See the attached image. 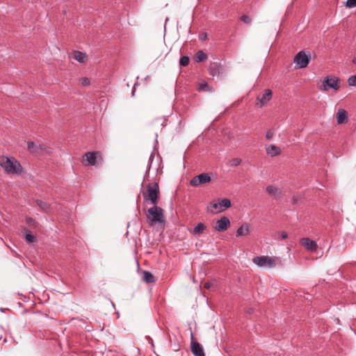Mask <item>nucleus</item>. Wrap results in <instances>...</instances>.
Here are the masks:
<instances>
[{
    "instance_id": "e433bc0d",
    "label": "nucleus",
    "mask_w": 356,
    "mask_h": 356,
    "mask_svg": "<svg viewBox=\"0 0 356 356\" xmlns=\"http://www.w3.org/2000/svg\"><path fill=\"white\" fill-rule=\"evenodd\" d=\"M281 237L282 239H285L288 237V234L286 232H281Z\"/></svg>"
},
{
    "instance_id": "b1692460",
    "label": "nucleus",
    "mask_w": 356,
    "mask_h": 356,
    "mask_svg": "<svg viewBox=\"0 0 356 356\" xmlns=\"http://www.w3.org/2000/svg\"><path fill=\"white\" fill-rule=\"evenodd\" d=\"M24 234H25L26 241L29 243H31L34 242L35 236H34V235L32 234V232L30 230L25 229Z\"/></svg>"
},
{
    "instance_id": "c85d7f7f",
    "label": "nucleus",
    "mask_w": 356,
    "mask_h": 356,
    "mask_svg": "<svg viewBox=\"0 0 356 356\" xmlns=\"http://www.w3.org/2000/svg\"><path fill=\"white\" fill-rule=\"evenodd\" d=\"M347 8H355L356 7V0H347L346 3Z\"/></svg>"
},
{
    "instance_id": "f257e3e1",
    "label": "nucleus",
    "mask_w": 356,
    "mask_h": 356,
    "mask_svg": "<svg viewBox=\"0 0 356 356\" xmlns=\"http://www.w3.org/2000/svg\"><path fill=\"white\" fill-rule=\"evenodd\" d=\"M0 165L7 174L20 175L23 172L21 164L14 158L0 157Z\"/></svg>"
},
{
    "instance_id": "c756f323",
    "label": "nucleus",
    "mask_w": 356,
    "mask_h": 356,
    "mask_svg": "<svg viewBox=\"0 0 356 356\" xmlns=\"http://www.w3.org/2000/svg\"><path fill=\"white\" fill-rule=\"evenodd\" d=\"M274 135L275 131L273 129H270L266 133V138L268 140H271L273 138Z\"/></svg>"
},
{
    "instance_id": "2eb2a0df",
    "label": "nucleus",
    "mask_w": 356,
    "mask_h": 356,
    "mask_svg": "<svg viewBox=\"0 0 356 356\" xmlns=\"http://www.w3.org/2000/svg\"><path fill=\"white\" fill-rule=\"evenodd\" d=\"M266 193L275 199H280L282 197V191L280 188L273 185H269L266 188Z\"/></svg>"
},
{
    "instance_id": "58836bf2",
    "label": "nucleus",
    "mask_w": 356,
    "mask_h": 356,
    "mask_svg": "<svg viewBox=\"0 0 356 356\" xmlns=\"http://www.w3.org/2000/svg\"><path fill=\"white\" fill-rule=\"evenodd\" d=\"M353 63L356 65V55L354 56V58L353 59Z\"/></svg>"
},
{
    "instance_id": "f704fd0d",
    "label": "nucleus",
    "mask_w": 356,
    "mask_h": 356,
    "mask_svg": "<svg viewBox=\"0 0 356 356\" xmlns=\"http://www.w3.org/2000/svg\"><path fill=\"white\" fill-rule=\"evenodd\" d=\"M199 38L200 40H205L207 39V33H201L199 35Z\"/></svg>"
},
{
    "instance_id": "79ce46f5",
    "label": "nucleus",
    "mask_w": 356,
    "mask_h": 356,
    "mask_svg": "<svg viewBox=\"0 0 356 356\" xmlns=\"http://www.w3.org/2000/svg\"><path fill=\"white\" fill-rule=\"evenodd\" d=\"M168 21V19H166L165 21V23H167Z\"/></svg>"
},
{
    "instance_id": "9d476101",
    "label": "nucleus",
    "mask_w": 356,
    "mask_h": 356,
    "mask_svg": "<svg viewBox=\"0 0 356 356\" xmlns=\"http://www.w3.org/2000/svg\"><path fill=\"white\" fill-rule=\"evenodd\" d=\"M229 219L226 216H223L216 221L214 228L216 231L219 232H222L226 231L227 228L229 227Z\"/></svg>"
},
{
    "instance_id": "72a5a7b5",
    "label": "nucleus",
    "mask_w": 356,
    "mask_h": 356,
    "mask_svg": "<svg viewBox=\"0 0 356 356\" xmlns=\"http://www.w3.org/2000/svg\"><path fill=\"white\" fill-rule=\"evenodd\" d=\"M241 21H243V22H250L252 19L250 18V16L247 15H243L241 17Z\"/></svg>"
},
{
    "instance_id": "6e6552de",
    "label": "nucleus",
    "mask_w": 356,
    "mask_h": 356,
    "mask_svg": "<svg viewBox=\"0 0 356 356\" xmlns=\"http://www.w3.org/2000/svg\"><path fill=\"white\" fill-rule=\"evenodd\" d=\"M211 181V177L207 173H202L194 177L191 181L190 184L192 186H197L201 184H207Z\"/></svg>"
},
{
    "instance_id": "f3484780",
    "label": "nucleus",
    "mask_w": 356,
    "mask_h": 356,
    "mask_svg": "<svg viewBox=\"0 0 356 356\" xmlns=\"http://www.w3.org/2000/svg\"><path fill=\"white\" fill-rule=\"evenodd\" d=\"M348 120V113L346 110L339 108L337 113V122L339 124H344Z\"/></svg>"
},
{
    "instance_id": "412c9836",
    "label": "nucleus",
    "mask_w": 356,
    "mask_h": 356,
    "mask_svg": "<svg viewBox=\"0 0 356 356\" xmlns=\"http://www.w3.org/2000/svg\"><path fill=\"white\" fill-rule=\"evenodd\" d=\"M206 229V226L202 222H199L193 229L191 233L193 235H199L203 234L204 231Z\"/></svg>"
},
{
    "instance_id": "20e7f679",
    "label": "nucleus",
    "mask_w": 356,
    "mask_h": 356,
    "mask_svg": "<svg viewBox=\"0 0 356 356\" xmlns=\"http://www.w3.org/2000/svg\"><path fill=\"white\" fill-rule=\"evenodd\" d=\"M319 89L322 91L334 90L337 91L339 89V79L335 76H326L323 81Z\"/></svg>"
},
{
    "instance_id": "ea45409f",
    "label": "nucleus",
    "mask_w": 356,
    "mask_h": 356,
    "mask_svg": "<svg viewBox=\"0 0 356 356\" xmlns=\"http://www.w3.org/2000/svg\"><path fill=\"white\" fill-rule=\"evenodd\" d=\"M134 94H135V87L134 88V90H133V91H132V95L134 96Z\"/></svg>"
},
{
    "instance_id": "7c9ffc66",
    "label": "nucleus",
    "mask_w": 356,
    "mask_h": 356,
    "mask_svg": "<svg viewBox=\"0 0 356 356\" xmlns=\"http://www.w3.org/2000/svg\"><path fill=\"white\" fill-rule=\"evenodd\" d=\"M80 81H81V83L83 86H88L90 83V79L88 78H87V77H84V78L81 79Z\"/></svg>"
},
{
    "instance_id": "a19ab883",
    "label": "nucleus",
    "mask_w": 356,
    "mask_h": 356,
    "mask_svg": "<svg viewBox=\"0 0 356 356\" xmlns=\"http://www.w3.org/2000/svg\"><path fill=\"white\" fill-rule=\"evenodd\" d=\"M33 219H30V220H28V222H29V223H31V222H33Z\"/></svg>"
},
{
    "instance_id": "a211bd4d",
    "label": "nucleus",
    "mask_w": 356,
    "mask_h": 356,
    "mask_svg": "<svg viewBox=\"0 0 356 356\" xmlns=\"http://www.w3.org/2000/svg\"><path fill=\"white\" fill-rule=\"evenodd\" d=\"M209 70L210 75L216 76L220 74L221 66L219 63L213 62L211 63Z\"/></svg>"
},
{
    "instance_id": "473e14b6",
    "label": "nucleus",
    "mask_w": 356,
    "mask_h": 356,
    "mask_svg": "<svg viewBox=\"0 0 356 356\" xmlns=\"http://www.w3.org/2000/svg\"><path fill=\"white\" fill-rule=\"evenodd\" d=\"M209 86L207 83H203L200 84L199 89L201 90H209Z\"/></svg>"
},
{
    "instance_id": "6ab92c4d",
    "label": "nucleus",
    "mask_w": 356,
    "mask_h": 356,
    "mask_svg": "<svg viewBox=\"0 0 356 356\" xmlns=\"http://www.w3.org/2000/svg\"><path fill=\"white\" fill-rule=\"evenodd\" d=\"M72 58L80 63H84L87 60L86 54L79 51L73 52Z\"/></svg>"
},
{
    "instance_id": "c9c22d12",
    "label": "nucleus",
    "mask_w": 356,
    "mask_h": 356,
    "mask_svg": "<svg viewBox=\"0 0 356 356\" xmlns=\"http://www.w3.org/2000/svg\"><path fill=\"white\" fill-rule=\"evenodd\" d=\"M212 285H213V284H212L211 282H205V283H204V288H206V289H210V288L212 286Z\"/></svg>"
},
{
    "instance_id": "f8f14e48",
    "label": "nucleus",
    "mask_w": 356,
    "mask_h": 356,
    "mask_svg": "<svg viewBox=\"0 0 356 356\" xmlns=\"http://www.w3.org/2000/svg\"><path fill=\"white\" fill-rule=\"evenodd\" d=\"M97 156H99L98 152H87L83 156V163H87L88 165L94 166L97 164Z\"/></svg>"
},
{
    "instance_id": "dca6fc26",
    "label": "nucleus",
    "mask_w": 356,
    "mask_h": 356,
    "mask_svg": "<svg viewBox=\"0 0 356 356\" xmlns=\"http://www.w3.org/2000/svg\"><path fill=\"white\" fill-rule=\"evenodd\" d=\"M265 149L266 154L271 157L278 156L281 154L280 148L273 144L266 146Z\"/></svg>"
},
{
    "instance_id": "7ed1b4c3",
    "label": "nucleus",
    "mask_w": 356,
    "mask_h": 356,
    "mask_svg": "<svg viewBox=\"0 0 356 356\" xmlns=\"http://www.w3.org/2000/svg\"><path fill=\"white\" fill-rule=\"evenodd\" d=\"M159 195V185L154 182L147 186V191L143 193V197L145 202H149L153 205H156L158 203Z\"/></svg>"
},
{
    "instance_id": "1a4fd4ad",
    "label": "nucleus",
    "mask_w": 356,
    "mask_h": 356,
    "mask_svg": "<svg viewBox=\"0 0 356 356\" xmlns=\"http://www.w3.org/2000/svg\"><path fill=\"white\" fill-rule=\"evenodd\" d=\"M272 91L270 89L265 90L261 97H257V102L256 103V106L260 108L266 106L268 104V102L272 99Z\"/></svg>"
},
{
    "instance_id": "4468645a",
    "label": "nucleus",
    "mask_w": 356,
    "mask_h": 356,
    "mask_svg": "<svg viewBox=\"0 0 356 356\" xmlns=\"http://www.w3.org/2000/svg\"><path fill=\"white\" fill-rule=\"evenodd\" d=\"M251 232V225L249 223L245 222L242 224L236 231L235 235L236 237L246 236L249 235Z\"/></svg>"
},
{
    "instance_id": "f03ea898",
    "label": "nucleus",
    "mask_w": 356,
    "mask_h": 356,
    "mask_svg": "<svg viewBox=\"0 0 356 356\" xmlns=\"http://www.w3.org/2000/svg\"><path fill=\"white\" fill-rule=\"evenodd\" d=\"M147 221L151 225L156 222L164 223L163 210L161 207H157L156 204L153 205L147 211Z\"/></svg>"
},
{
    "instance_id": "4be33fe9",
    "label": "nucleus",
    "mask_w": 356,
    "mask_h": 356,
    "mask_svg": "<svg viewBox=\"0 0 356 356\" xmlns=\"http://www.w3.org/2000/svg\"><path fill=\"white\" fill-rule=\"evenodd\" d=\"M143 280L147 283H152L155 282L154 276L153 274L149 271H144L143 272Z\"/></svg>"
},
{
    "instance_id": "393cba45",
    "label": "nucleus",
    "mask_w": 356,
    "mask_h": 356,
    "mask_svg": "<svg viewBox=\"0 0 356 356\" xmlns=\"http://www.w3.org/2000/svg\"><path fill=\"white\" fill-rule=\"evenodd\" d=\"M37 204L44 211H48L49 209V204L46 202H43L42 200H37Z\"/></svg>"
},
{
    "instance_id": "a878e982",
    "label": "nucleus",
    "mask_w": 356,
    "mask_h": 356,
    "mask_svg": "<svg viewBox=\"0 0 356 356\" xmlns=\"http://www.w3.org/2000/svg\"><path fill=\"white\" fill-rule=\"evenodd\" d=\"M189 63V57L187 56H184L180 58L179 59V65L183 67H186Z\"/></svg>"
},
{
    "instance_id": "423d86ee",
    "label": "nucleus",
    "mask_w": 356,
    "mask_h": 356,
    "mask_svg": "<svg viewBox=\"0 0 356 356\" xmlns=\"http://www.w3.org/2000/svg\"><path fill=\"white\" fill-rule=\"evenodd\" d=\"M252 261L259 267L273 268L276 265L275 259L268 256L255 257L253 258Z\"/></svg>"
},
{
    "instance_id": "39448f33",
    "label": "nucleus",
    "mask_w": 356,
    "mask_h": 356,
    "mask_svg": "<svg viewBox=\"0 0 356 356\" xmlns=\"http://www.w3.org/2000/svg\"><path fill=\"white\" fill-rule=\"evenodd\" d=\"M293 61L297 65L296 68H305L309 63L310 54L305 51H300L296 55Z\"/></svg>"
},
{
    "instance_id": "4c0bfd02",
    "label": "nucleus",
    "mask_w": 356,
    "mask_h": 356,
    "mask_svg": "<svg viewBox=\"0 0 356 356\" xmlns=\"http://www.w3.org/2000/svg\"><path fill=\"white\" fill-rule=\"evenodd\" d=\"M298 200H299V197H298V196H297V197H295V196H294V197H293V199H292L293 203V204L296 203V202L298 201Z\"/></svg>"
},
{
    "instance_id": "aec40b11",
    "label": "nucleus",
    "mask_w": 356,
    "mask_h": 356,
    "mask_svg": "<svg viewBox=\"0 0 356 356\" xmlns=\"http://www.w3.org/2000/svg\"><path fill=\"white\" fill-rule=\"evenodd\" d=\"M218 203L219 205L218 212L224 211L225 209L231 207V202L229 199L227 198L220 200Z\"/></svg>"
},
{
    "instance_id": "0eeeda50",
    "label": "nucleus",
    "mask_w": 356,
    "mask_h": 356,
    "mask_svg": "<svg viewBox=\"0 0 356 356\" xmlns=\"http://www.w3.org/2000/svg\"><path fill=\"white\" fill-rule=\"evenodd\" d=\"M29 151L32 154H44L49 153L51 148L46 147L40 144H37L34 142H29L27 145Z\"/></svg>"
},
{
    "instance_id": "9b49d317",
    "label": "nucleus",
    "mask_w": 356,
    "mask_h": 356,
    "mask_svg": "<svg viewBox=\"0 0 356 356\" xmlns=\"http://www.w3.org/2000/svg\"><path fill=\"white\" fill-rule=\"evenodd\" d=\"M191 349L194 356H205L202 346L197 341L193 340V336L191 333Z\"/></svg>"
},
{
    "instance_id": "2f4dec72",
    "label": "nucleus",
    "mask_w": 356,
    "mask_h": 356,
    "mask_svg": "<svg viewBox=\"0 0 356 356\" xmlns=\"http://www.w3.org/2000/svg\"><path fill=\"white\" fill-rule=\"evenodd\" d=\"M210 207L212 208V209H211V212H214L213 209H215L216 210V212H218L219 205L218 202H211Z\"/></svg>"
},
{
    "instance_id": "cd10ccee",
    "label": "nucleus",
    "mask_w": 356,
    "mask_h": 356,
    "mask_svg": "<svg viewBox=\"0 0 356 356\" xmlns=\"http://www.w3.org/2000/svg\"><path fill=\"white\" fill-rule=\"evenodd\" d=\"M348 83L350 86H356V74L350 76L348 79Z\"/></svg>"
},
{
    "instance_id": "5701e85b",
    "label": "nucleus",
    "mask_w": 356,
    "mask_h": 356,
    "mask_svg": "<svg viewBox=\"0 0 356 356\" xmlns=\"http://www.w3.org/2000/svg\"><path fill=\"white\" fill-rule=\"evenodd\" d=\"M207 58V55L203 52L202 51H198L195 54V61L197 63H200L202 61L205 60Z\"/></svg>"
},
{
    "instance_id": "ddd939ff",
    "label": "nucleus",
    "mask_w": 356,
    "mask_h": 356,
    "mask_svg": "<svg viewBox=\"0 0 356 356\" xmlns=\"http://www.w3.org/2000/svg\"><path fill=\"white\" fill-rule=\"evenodd\" d=\"M301 245L308 251L316 252L318 245L316 243L309 238H302L300 240Z\"/></svg>"
},
{
    "instance_id": "bb28decb",
    "label": "nucleus",
    "mask_w": 356,
    "mask_h": 356,
    "mask_svg": "<svg viewBox=\"0 0 356 356\" xmlns=\"http://www.w3.org/2000/svg\"><path fill=\"white\" fill-rule=\"evenodd\" d=\"M241 159L239 158H234L229 161V165L232 167L238 166L241 163Z\"/></svg>"
}]
</instances>
